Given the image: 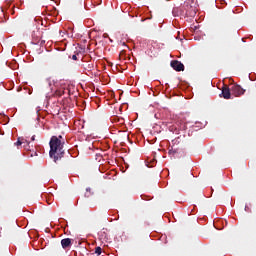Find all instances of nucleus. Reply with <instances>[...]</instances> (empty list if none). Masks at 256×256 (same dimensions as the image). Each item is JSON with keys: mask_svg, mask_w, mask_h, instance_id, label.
Wrapping results in <instances>:
<instances>
[{"mask_svg": "<svg viewBox=\"0 0 256 256\" xmlns=\"http://www.w3.org/2000/svg\"><path fill=\"white\" fill-rule=\"evenodd\" d=\"M61 139H63V136H52L49 142V155L50 158L53 159L54 163H57L60 161V159L65 157V150H63V145H65V142H61Z\"/></svg>", "mask_w": 256, "mask_h": 256, "instance_id": "nucleus-1", "label": "nucleus"}, {"mask_svg": "<svg viewBox=\"0 0 256 256\" xmlns=\"http://www.w3.org/2000/svg\"><path fill=\"white\" fill-rule=\"evenodd\" d=\"M230 91L235 97H241V95H245V89H243L241 85H233L230 88Z\"/></svg>", "mask_w": 256, "mask_h": 256, "instance_id": "nucleus-2", "label": "nucleus"}, {"mask_svg": "<svg viewBox=\"0 0 256 256\" xmlns=\"http://www.w3.org/2000/svg\"><path fill=\"white\" fill-rule=\"evenodd\" d=\"M172 69H174V71H185V65H183V63H181V61L179 60H172L170 63Z\"/></svg>", "mask_w": 256, "mask_h": 256, "instance_id": "nucleus-3", "label": "nucleus"}, {"mask_svg": "<svg viewBox=\"0 0 256 256\" xmlns=\"http://www.w3.org/2000/svg\"><path fill=\"white\" fill-rule=\"evenodd\" d=\"M222 97L223 99H231V88H228V86H224L222 88Z\"/></svg>", "mask_w": 256, "mask_h": 256, "instance_id": "nucleus-4", "label": "nucleus"}, {"mask_svg": "<svg viewBox=\"0 0 256 256\" xmlns=\"http://www.w3.org/2000/svg\"><path fill=\"white\" fill-rule=\"evenodd\" d=\"M61 245H62V248L69 249V247H71V245H73V242H72L71 238H64L61 240Z\"/></svg>", "mask_w": 256, "mask_h": 256, "instance_id": "nucleus-5", "label": "nucleus"}, {"mask_svg": "<svg viewBox=\"0 0 256 256\" xmlns=\"http://www.w3.org/2000/svg\"><path fill=\"white\" fill-rule=\"evenodd\" d=\"M23 141H24L23 138H18L17 142L14 143V145L16 147H21V145H23V143H24Z\"/></svg>", "mask_w": 256, "mask_h": 256, "instance_id": "nucleus-6", "label": "nucleus"}, {"mask_svg": "<svg viewBox=\"0 0 256 256\" xmlns=\"http://www.w3.org/2000/svg\"><path fill=\"white\" fill-rule=\"evenodd\" d=\"M25 143H26V145H24L25 149L29 150L30 147H31V146H29V145H30V142L27 141V139H24V138H23V144H25Z\"/></svg>", "mask_w": 256, "mask_h": 256, "instance_id": "nucleus-7", "label": "nucleus"}, {"mask_svg": "<svg viewBox=\"0 0 256 256\" xmlns=\"http://www.w3.org/2000/svg\"><path fill=\"white\" fill-rule=\"evenodd\" d=\"M95 253L97 254V255H101V253H102V249H101V247H96L95 248Z\"/></svg>", "mask_w": 256, "mask_h": 256, "instance_id": "nucleus-8", "label": "nucleus"}, {"mask_svg": "<svg viewBox=\"0 0 256 256\" xmlns=\"http://www.w3.org/2000/svg\"><path fill=\"white\" fill-rule=\"evenodd\" d=\"M72 59H73V61H77V56H76V54L72 55Z\"/></svg>", "mask_w": 256, "mask_h": 256, "instance_id": "nucleus-9", "label": "nucleus"}, {"mask_svg": "<svg viewBox=\"0 0 256 256\" xmlns=\"http://www.w3.org/2000/svg\"><path fill=\"white\" fill-rule=\"evenodd\" d=\"M31 141H35V135L31 137Z\"/></svg>", "mask_w": 256, "mask_h": 256, "instance_id": "nucleus-10", "label": "nucleus"}, {"mask_svg": "<svg viewBox=\"0 0 256 256\" xmlns=\"http://www.w3.org/2000/svg\"><path fill=\"white\" fill-rule=\"evenodd\" d=\"M123 53H125L124 51H122L121 53H120V55H123Z\"/></svg>", "mask_w": 256, "mask_h": 256, "instance_id": "nucleus-11", "label": "nucleus"}]
</instances>
